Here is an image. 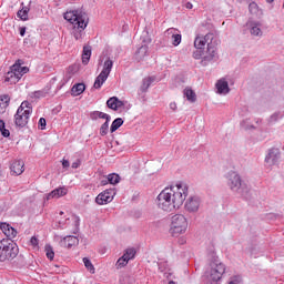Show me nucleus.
Masks as SVG:
<instances>
[{"mask_svg": "<svg viewBox=\"0 0 284 284\" xmlns=\"http://www.w3.org/2000/svg\"><path fill=\"white\" fill-rule=\"evenodd\" d=\"M0 132L6 139L10 136V130L6 129V122L3 120H0Z\"/></svg>", "mask_w": 284, "mask_h": 284, "instance_id": "36", "label": "nucleus"}, {"mask_svg": "<svg viewBox=\"0 0 284 284\" xmlns=\"http://www.w3.org/2000/svg\"><path fill=\"white\" fill-rule=\"evenodd\" d=\"M83 263H84V267H87V270H89V272H91V274H94V265L92 264L90 258L83 257Z\"/></svg>", "mask_w": 284, "mask_h": 284, "instance_id": "39", "label": "nucleus"}, {"mask_svg": "<svg viewBox=\"0 0 284 284\" xmlns=\"http://www.w3.org/2000/svg\"><path fill=\"white\" fill-rule=\"evenodd\" d=\"M44 251L47 254V258H49V261H53L54 260V248H52V246L50 244H47L44 246Z\"/></svg>", "mask_w": 284, "mask_h": 284, "instance_id": "34", "label": "nucleus"}, {"mask_svg": "<svg viewBox=\"0 0 284 284\" xmlns=\"http://www.w3.org/2000/svg\"><path fill=\"white\" fill-rule=\"evenodd\" d=\"M39 125H40V130H45L47 122L44 118H40Z\"/></svg>", "mask_w": 284, "mask_h": 284, "instance_id": "46", "label": "nucleus"}, {"mask_svg": "<svg viewBox=\"0 0 284 284\" xmlns=\"http://www.w3.org/2000/svg\"><path fill=\"white\" fill-rule=\"evenodd\" d=\"M30 69L28 67H21V64H13L11 67V71L7 73L6 81H11L12 83H17L23 77V74H28Z\"/></svg>", "mask_w": 284, "mask_h": 284, "instance_id": "8", "label": "nucleus"}, {"mask_svg": "<svg viewBox=\"0 0 284 284\" xmlns=\"http://www.w3.org/2000/svg\"><path fill=\"white\" fill-rule=\"evenodd\" d=\"M187 232V219L183 214H175L171 217L170 233L172 236H180Z\"/></svg>", "mask_w": 284, "mask_h": 284, "instance_id": "4", "label": "nucleus"}, {"mask_svg": "<svg viewBox=\"0 0 284 284\" xmlns=\"http://www.w3.org/2000/svg\"><path fill=\"white\" fill-rule=\"evenodd\" d=\"M0 230L7 239L0 240V261H10L17 258L19 254V246L12 241L17 237V230L8 223H0Z\"/></svg>", "mask_w": 284, "mask_h": 284, "instance_id": "2", "label": "nucleus"}, {"mask_svg": "<svg viewBox=\"0 0 284 284\" xmlns=\"http://www.w3.org/2000/svg\"><path fill=\"white\" fill-rule=\"evenodd\" d=\"M65 194H68V189L65 186L54 189L47 195V201H50V199H61V196H65Z\"/></svg>", "mask_w": 284, "mask_h": 284, "instance_id": "20", "label": "nucleus"}, {"mask_svg": "<svg viewBox=\"0 0 284 284\" xmlns=\"http://www.w3.org/2000/svg\"><path fill=\"white\" fill-rule=\"evenodd\" d=\"M150 54V48L148 44L141 45L136 49L134 53V60L138 61V63H141V61H145L148 59V55Z\"/></svg>", "mask_w": 284, "mask_h": 284, "instance_id": "14", "label": "nucleus"}, {"mask_svg": "<svg viewBox=\"0 0 284 284\" xmlns=\"http://www.w3.org/2000/svg\"><path fill=\"white\" fill-rule=\"evenodd\" d=\"M248 10L251 14H258V4H256V2H251L248 4Z\"/></svg>", "mask_w": 284, "mask_h": 284, "instance_id": "40", "label": "nucleus"}, {"mask_svg": "<svg viewBox=\"0 0 284 284\" xmlns=\"http://www.w3.org/2000/svg\"><path fill=\"white\" fill-rule=\"evenodd\" d=\"M30 99H44V97H48V92L45 90L34 91L29 94Z\"/></svg>", "mask_w": 284, "mask_h": 284, "instance_id": "30", "label": "nucleus"}, {"mask_svg": "<svg viewBox=\"0 0 284 284\" xmlns=\"http://www.w3.org/2000/svg\"><path fill=\"white\" fill-rule=\"evenodd\" d=\"M124 257H126V261H132V258H134V256H136V250L134 248H126L124 254Z\"/></svg>", "mask_w": 284, "mask_h": 284, "instance_id": "35", "label": "nucleus"}, {"mask_svg": "<svg viewBox=\"0 0 284 284\" xmlns=\"http://www.w3.org/2000/svg\"><path fill=\"white\" fill-rule=\"evenodd\" d=\"M28 12H30V8L23 7L17 14L22 21H28Z\"/></svg>", "mask_w": 284, "mask_h": 284, "instance_id": "31", "label": "nucleus"}, {"mask_svg": "<svg viewBox=\"0 0 284 284\" xmlns=\"http://www.w3.org/2000/svg\"><path fill=\"white\" fill-rule=\"evenodd\" d=\"M74 245H79V237L74 235H67L60 241L61 247H74Z\"/></svg>", "mask_w": 284, "mask_h": 284, "instance_id": "17", "label": "nucleus"}, {"mask_svg": "<svg viewBox=\"0 0 284 284\" xmlns=\"http://www.w3.org/2000/svg\"><path fill=\"white\" fill-rule=\"evenodd\" d=\"M153 81H154V80H153L151 77L144 78V79L142 80V84H141V87H140L141 92H148V90L150 89V85H152V82H153Z\"/></svg>", "mask_w": 284, "mask_h": 284, "instance_id": "29", "label": "nucleus"}, {"mask_svg": "<svg viewBox=\"0 0 284 284\" xmlns=\"http://www.w3.org/2000/svg\"><path fill=\"white\" fill-rule=\"evenodd\" d=\"M225 179L232 192L243 194V190L241 189L243 187V181L241 180V175H239V173H236L235 171H230L229 173H226Z\"/></svg>", "mask_w": 284, "mask_h": 284, "instance_id": "6", "label": "nucleus"}, {"mask_svg": "<svg viewBox=\"0 0 284 284\" xmlns=\"http://www.w3.org/2000/svg\"><path fill=\"white\" fill-rule=\"evenodd\" d=\"M254 125H251V126H246V130H254Z\"/></svg>", "mask_w": 284, "mask_h": 284, "instance_id": "55", "label": "nucleus"}, {"mask_svg": "<svg viewBox=\"0 0 284 284\" xmlns=\"http://www.w3.org/2000/svg\"><path fill=\"white\" fill-rule=\"evenodd\" d=\"M81 166V160H77L75 162H73L72 164H71V168H73V170H77L78 168H80Z\"/></svg>", "mask_w": 284, "mask_h": 284, "instance_id": "47", "label": "nucleus"}, {"mask_svg": "<svg viewBox=\"0 0 284 284\" xmlns=\"http://www.w3.org/2000/svg\"><path fill=\"white\" fill-rule=\"evenodd\" d=\"M108 183H110V182L108 181V176L104 178L103 180H101V182H100L101 185H108Z\"/></svg>", "mask_w": 284, "mask_h": 284, "instance_id": "53", "label": "nucleus"}, {"mask_svg": "<svg viewBox=\"0 0 284 284\" xmlns=\"http://www.w3.org/2000/svg\"><path fill=\"white\" fill-rule=\"evenodd\" d=\"M267 1V3H272V2H274V0H266Z\"/></svg>", "mask_w": 284, "mask_h": 284, "instance_id": "56", "label": "nucleus"}, {"mask_svg": "<svg viewBox=\"0 0 284 284\" xmlns=\"http://www.w3.org/2000/svg\"><path fill=\"white\" fill-rule=\"evenodd\" d=\"M128 263H130L129 262V260H126V257L125 256H121L118 261H116V267H118V270H121V267H125V265H128Z\"/></svg>", "mask_w": 284, "mask_h": 284, "instance_id": "38", "label": "nucleus"}, {"mask_svg": "<svg viewBox=\"0 0 284 284\" xmlns=\"http://www.w3.org/2000/svg\"><path fill=\"white\" fill-rule=\"evenodd\" d=\"M201 203L202 201L199 195H191L184 203V210L189 214H196L201 210Z\"/></svg>", "mask_w": 284, "mask_h": 284, "instance_id": "11", "label": "nucleus"}, {"mask_svg": "<svg viewBox=\"0 0 284 284\" xmlns=\"http://www.w3.org/2000/svg\"><path fill=\"white\" fill-rule=\"evenodd\" d=\"M123 105H125L124 101L119 100V98L116 97H112L106 101V106L110 110H113L114 112H116L119 110V108H123Z\"/></svg>", "mask_w": 284, "mask_h": 284, "instance_id": "18", "label": "nucleus"}, {"mask_svg": "<svg viewBox=\"0 0 284 284\" xmlns=\"http://www.w3.org/2000/svg\"><path fill=\"white\" fill-rule=\"evenodd\" d=\"M65 21H69V23H72L73 31L72 34L77 41L81 39L83 34V30L88 28V23L90 21V18L88 17V13L81 10L75 11H67L64 13Z\"/></svg>", "mask_w": 284, "mask_h": 284, "instance_id": "3", "label": "nucleus"}, {"mask_svg": "<svg viewBox=\"0 0 284 284\" xmlns=\"http://www.w3.org/2000/svg\"><path fill=\"white\" fill-rule=\"evenodd\" d=\"M216 59H219V43L213 42L207 47L206 52L204 53V57L202 58L200 64L205 68L210 65V63H212L213 61H216Z\"/></svg>", "mask_w": 284, "mask_h": 284, "instance_id": "7", "label": "nucleus"}, {"mask_svg": "<svg viewBox=\"0 0 284 284\" xmlns=\"http://www.w3.org/2000/svg\"><path fill=\"white\" fill-rule=\"evenodd\" d=\"M62 168H70V161L63 160L62 161Z\"/></svg>", "mask_w": 284, "mask_h": 284, "instance_id": "51", "label": "nucleus"}, {"mask_svg": "<svg viewBox=\"0 0 284 284\" xmlns=\"http://www.w3.org/2000/svg\"><path fill=\"white\" fill-rule=\"evenodd\" d=\"M91 57H92V47L84 45L83 47V52H82V63L84 65H88V63H90V58Z\"/></svg>", "mask_w": 284, "mask_h": 284, "instance_id": "23", "label": "nucleus"}, {"mask_svg": "<svg viewBox=\"0 0 284 284\" xmlns=\"http://www.w3.org/2000/svg\"><path fill=\"white\" fill-rule=\"evenodd\" d=\"M108 130H110V121L105 120V122L100 128L101 136H105V134H108Z\"/></svg>", "mask_w": 284, "mask_h": 284, "instance_id": "37", "label": "nucleus"}, {"mask_svg": "<svg viewBox=\"0 0 284 284\" xmlns=\"http://www.w3.org/2000/svg\"><path fill=\"white\" fill-rule=\"evenodd\" d=\"M31 245H33V247H37V245H39V240L34 236L31 237L30 240Z\"/></svg>", "mask_w": 284, "mask_h": 284, "instance_id": "48", "label": "nucleus"}, {"mask_svg": "<svg viewBox=\"0 0 284 284\" xmlns=\"http://www.w3.org/2000/svg\"><path fill=\"white\" fill-rule=\"evenodd\" d=\"M109 77H110V74L100 72V74L95 78L93 88H95V90H100V88L103 85V83H105V81H108Z\"/></svg>", "mask_w": 284, "mask_h": 284, "instance_id": "22", "label": "nucleus"}, {"mask_svg": "<svg viewBox=\"0 0 284 284\" xmlns=\"http://www.w3.org/2000/svg\"><path fill=\"white\" fill-rule=\"evenodd\" d=\"M261 22L258 21H248L246 22V28H248L252 37H263V30H261Z\"/></svg>", "mask_w": 284, "mask_h": 284, "instance_id": "16", "label": "nucleus"}, {"mask_svg": "<svg viewBox=\"0 0 284 284\" xmlns=\"http://www.w3.org/2000/svg\"><path fill=\"white\" fill-rule=\"evenodd\" d=\"M10 105V95H1L0 97V114H3L6 110Z\"/></svg>", "mask_w": 284, "mask_h": 284, "instance_id": "25", "label": "nucleus"}, {"mask_svg": "<svg viewBox=\"0 0 284 284\" xmlns=\"http://www.w3.org/2000/svg\"><path fill=\"white\" fill-rule=\"evenodd\" d=\"M212 43H219V39H216L214 33H206L205 36L197 34L194 40V48H196V50H203L205 45L210 48Z\"/></svg>", "mask_w": 284, "mask_h": 284, "instance_id": "9", "label": "nucleus"}, {"mask_svg": "<svg viewBox=\"0 0 284 284\" xmlns=\"http://www.w3.org/2000/svg\"><path fill=\"white\" fill-rule=\"evenodd\" d=\"M215 88L217 90V94H230V84L225 81V78L220 79Z\"/></svg>", "mask_w": 284, "mask_h": 284, "instance_id": "19", "label": "nucleus"}, {"mask_svg": "<svg viewBox=\"0 0 284 284\" xmlns=\"http://www.w3.org/2000/svg\"><path fill=\"white\" fill-rule=\"evenodd\" d=\"M114 67V61H112V59L106 58V60L103 63V69H102V73L104 74H110V72H112V68Z\"/></svg>", "mask_w": 284, "mask_h": 284, "instance_id": "27", "label": "nucleus"}, {"mask_svg": "<svg viewBox=\"0 0 284 284\" xmlns=\"http://www.w3.org/2000/svg\"><path fill=\"white\" fill-rule=\"evenodd\" d=\"M280 159H281V151L278 149H271L268 150V153L265 156V163H267V165H276Z\"/></svg>", "mask_w": 284, "mask_h": 284, "instance_id": "13", "label": "nucleus"}, {"mask_svg": "<svg viewBox=\"0 0 284 284\" xmlns=\"http://www.w3.org/2000/svg\"><path fill=\"white\" fill-rule=\"evenodd\" d=\"M185 8H186L187 10H192L193 6H192L191 2H186V3H185Z\"/></svg>", "mask_w": 284, "mask_h": 284, "instance_id": "54", "label": "nucleus"}, {"mask_svg": "<svg viewBox=\"0 0 284 284\" xmlns=\"http://www.w3.org/2000/svg\"><path fill=\"white\" fill-rule=\"evenodd\" d=\"M119 181H121V176H119V174L111 173V174L108 175V182L111 185H116V183H119Z\"/></svg>", "mask_w": 284, "mask_h": 284, "instance_id": "33", "label": "nucleus"}, {"mask_svg": "<svg viewBox=\"0 0 284 284\" xmlns=\"http://www.w3.org/2000/svg\"><path fill=\"white\" fill-rule=\"evenodd\" d=\"M30 114H32V109L23 111V108H18L17 113L14 114V123L17 128H26L28 121H30Z\"/></svg>", "mask_w": 284, "mask_h": 284, "instance_id": "10", "label": "nucleus"}, {"mask_svg": "<svg viewBox=\"0 0 284 284\" xmlns=\"http://www.w3.org/2000/svg\"><path fill=\"white\" fill-rule=\"evenodd\" d=\"M164 37L166 39H171L172 40V45H174L175 48L178 45H181V34L176 33V29L174 28H170L164 32Z\"/></svg>", "mask_w": 284, "mask_h": 284, "instance_id": "15", "label": "nucleus"}, {"mask_svg": "<svg viewBox=\"0 0 284 284\" xmlns=\"http://www.w3.org/2000/svg\"><path fill=\"white\" fill-rule=\"evenodd\" d=\"M281 118H282L281 113H274L271 115L270 121L271 123H276V121H278V119Z\"/></svg>", "mask_w": 284, "mask_h": 284, "instance_id": "45", "label": "nucleus"}, {"mask_svg": "<svg viewBox=\"0 0 284 284\" xmlns=\"http://www.w3.org/2000/svg\"><path fill=\"white\" fill-rule=\"evenodd\" d=\"M189 190L190 186L185 182H178L175 185L164 189L158 195V206L164 212L179 210L187 199Z\"/></svg>", "mask_w": 284, "mask_h": 284, "instance_id": "1", "label": "nucleus"}, {"mask_svg": "<svg viewBox=\"0 0 284 284\" xmlns=\"http://www.w3.org/2000/svg\"><path fill=\"white\" fill-rule=\"evenodd\" d=\"M85 92V84L84 83H78L74 84L71 89L72 97H79Z\"/></svg>", "mask_w": 284, "mask_h": 284, "instance_id": "24", "label": "nucleus"}, {"mask_svg": "<svg viewBox=\"0 0 284 284\" xmlns=\"http://www.w3.org/2000/svg\"><path fill=\"white\" fill-rule=\"evenodd\" d=\"M170 110H173V112H176V102L170 103Z\"/></svg>", "mask_w": 284, "mask_h": 284, "instance_id": "50", "label": "nucleus"}, {"mask_svg": "<svg viewBox=\"0 0 284 284\" xmlns=\"http://www.w3.org/2000/svg\"><path fill=\"white\" fill-rule=\"evenodd\" d=\"M74 219V223H75V227H79V224L81 223V219L79 216H73Z\"/></svg>", "mask_w": 284, "mask_h": 284, "instance_id": "49", "label": "nucleus"}, {"mask_svg": "<svg viewBox=\"0 0 284 284\" xmlns=\"http://www.w3.org/2000/svg\"><path fill=\"white\" fill-rule=\"evenodd\" d=\"M115 195H116V191L114 189H108L101 192L95 197V203H98V205H108V203H112V201H114Z\"/></svg>", "mask_w": 284, "mask_h": 284, "instance_id": "12", "label": "nucleus"}, {"mask_svg": "<svg viewBox=\"0 0 284 284\" xmlns=\"http://www.w3.org/2000/svg\"><path fill=\"white\" fill-rule=\"evenodd\" d=\"M19 108H22V112H26L27 110H32V106L28 101L22 102Z\"/></svg>", "mask_w": 284, "mask_h": 284, "instance_id": "43", "label": "nucleus"}, {"mask_svg": "<svg viewBox=\"0 0 284 284\" xmlns=\"http://www.w3.org/2000/svg\"><path fill=\"white\" fill-rule=\"evenodd\" d=\"M243 278L241 277V275H235L231 277V281L229 282V284H241Z\"/></svg>", "mask_w": 284, "mask_h": 284, "instance_id": "42", "label": "nucleus"}, {"mask_svg": "<svg viewBox=\"0 0 284 284\" xmlns=\"http://www.w3.org/2000/svg\"><path fill=\"white\" fill-rule=\"evenodd\" d=\"M121 125H123V119L116 118L111 124V128H110L111 132H116V130H119Z\"/></svg>", "mask_w": 284, "mask_h": 284, "instance_id": "32", "label": "nucleus"}, {"mask_svg": "<svg viewBox=\"0 0 284 284\" xmlns=\"http://www.w3.org/2000/svg\"><path fill=\"white\" fill-rule=\"evenodd\" d=\"M210 271L206 274L211 284L219 283L221 278H223V274H225V264L221 262L219 258H214L210 264Z\"/></svg>", "mask_w": 284, "mask_h": 284, "instance_id": "5", "label": "nucleus"}, {"mask_svg": "<svg viewBox=\"0 0 284 284\" xmlns=\"http://www.w3.org/2000/svg\"><path fill=\"white\" fill-rule=\"evenodd\" d=\"M91 121H97V119H105V121H110V115L106 113H103L101 111H93L90 113Z\"/></svg>", "mask_w": 284, "mask_h": 284, "instance_id": "26", "label": "nucleus"}, {"mask_svg": "<svg viewBox=\"0 0 284 284\" xmlns=\"http://www.w3.org/2000/svg\"><path fill=\"white\" fill-rule=\"evenodd\" d=\"M183 94L184 97H186L190 103H196V93L192 89L190 88L184 89Z\"/></svg>", "mask_w": 284, "mask_h": 284, "instance_id": "28", "label": "nucleus"}, {"mask_svg": "<svg viewBox=\"0 0 284 284\" xmlns=\"http://www.w3.org/2000/svg\"><path fill=\"white\" fill-rule=\"evenodd\" d=\"M79 72V67L77 64H72L68 68V74H77Z\"/></svg>", "mask_w": 284, "mask_h": 284, "instance_id": "41", "label": "nucleus"}, {"mask_svg": "<svg viewBox=\"0 0 284 284\" xmlns=\"http://www.w3.org/2000/svg\"><path fill=\"white\" fill-rule=\"evenodd\" d=\"M203 49H197L196 51L193 52V59H203Z\"/></svg>", "mask_w": 284, "mask_h": 284, "instance_id": "44", "label": "nucleus"}, {"mask_svg": "<svg viewBox=\"0 0 284 284\" xmlns=\"http://www.w3.org/2000/svg\"><path fill=\"white\" fill-rule=\"evenodd\" d=\"M23 161L21 160H16L11 163L10 170L12 172V174H14L16 176H20V174H23Z\"/></svg>", "mask_w": 284, "mask_h": 284, "instance_id": "21", "label": "nucleus"}, {"mask_svg": "<svg viewBox=\"0 0 284 284\" xmlns=\"http://www.w3.org/2000/svg\"><path fill=\"white\" fill-rule=\"evenodd\" d=\"M20 37H26V27L20 28Z\"/></svg>", "mask_w": 284, "mask_h": 284, "instance_id": "52", "label": "nucleus"}]
</instances>
